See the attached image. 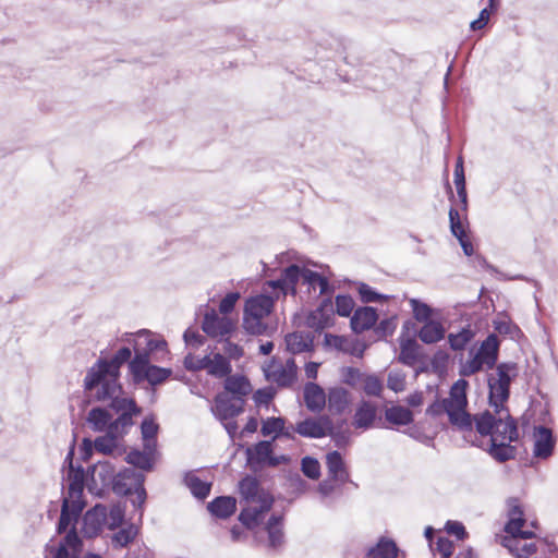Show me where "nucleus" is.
<instances>
[{"mask_svg": "<svg viewBox=\"0 0 558 558\" xmlns=\"http://www.w3.org/2000/svg\"><path fill=\"white\" fill-rule=\"evenodd\" d=\"M473 425L482 437H489L486 448L482 442L473 441V446L485 450L498 463L515 459L518 448L512 444L520 440V430L508 408H497L493 412L485 410L474 414Z\"/></svg>", "mask_w": 558, "mask_h": 558, "instance_id": "nucleus-1", "label": "nucleus"}, {"mask_svg": "<svg viewBox=\"0 0 558 558\" xmlns=\"http://www.w3.org/2000/svg\"><path fill=\"white\" fill-rule=\"evenodd\" d=\"M518 376V365L513 362L497 364L496 372L487 375L488 403L493 409L507 408L510 386Z\"/></svg>", "mask_w": 558, "mask_h": 558, "instance_id": "nucleus-2", "label": "nucleus"}, {"mask_svg": "<svg viewBox=\"0 0 558 558\" xmlns=\"http://www.w3.org/2000/svg\"><path fill=\"white\" fill-rule=\"evenodd\" d=\"M97 369V366L92 365L85 375L83 387L85 392L89 393L90 398L97 402H112L116 399H121L123 388L120 384V377L100 369L101 376L94 377L92 374Z\"/></svg>", "mask_w": 558, "mask_h": 558, "instance_id": "nucleus-3", "label": "nucleus"}, {"mask_svg": "<svg viewBox=\"0 0 558 558\" xmlns=\"http://www.w3.org/2000/svg\"><path fill=\"white\" fill-rule=\"evenodd\" d=\"M469 383L460 378L450 388L449 397L445 398L449 407L448 417L452 425L457 426L462 432H473L474 415L466 412L468 397L466 389Z\"/></svg>", "mask_w": 558, "mask_h": 558, "instance_id": "nucleus-4", "label": "nucleus"}, {"mask_svg": "<svg viewBox=\"0 0 558 558\" xmlns=\"http://www.w3.org/2000/svg\"><path fill=\"white\" fill-rule=\"evenodd\" d=\"M145 475L133 468H124L117 473L111 489L116 495L129 496L135 494L132 505L140 511V518L143 515L144 504L147 499V493L144 486Z\"/></svg>", "mask_w": 558, "mask_h": 558, "instance_id": "nucleus-5", "label": "nucleus"}, {"mask_svg": "<svg viewBox=\"0 0 558 558\" xmlns=\"http://www.w3.org/2000/svg\"><path fill=\"white\" fill-rule=\"evenodd\" d=\"M246 465L256 473L265 468H276L279 464H286L290 458L286 454L276 456L274 453L272 440H259L258 442L246 447Z\"/></svg>", "mask_w": 558, "mask_h": 558, "instance_id": "nucleus-6", "label": "nucleus"}, {"mask_svg": "<svg viewBox=\"0 0 558 558\" xmlns=\"http://www.w3.org/2000/svg\"><path fill=\"white\" fill-rule=\"evenodd\" d=\"M129 371L134 384L147 381L150 386L163 384L172 375V369L150 363L146 353L136 354L129 363Z\"/></svg>", "mask_w": 558, "mask_h": 558, "instance_id": "nucleus-7", "label": "nucleus"}, {"mask_svg": "<svg viewBox=\"0 0 558 558\" xmlns=\"http://www.w3.org/2000/svg\"><path fill=\"white\" fill-rule=\"evenodd\" d=\"M109 408L119 414L116 420H112L110 428L116 433H121V436L124 437L134 425L133 417L140 415L142 409L133 398L128 397L113 400L109 403Z\"/></svg>", "mask_w": 558, "mask_h": 558, "instance_id": "nucleus-8", "label": "nucleus"}, {"mask_svg": "<svg viewBox=\"0 0 558 558\" xmlns=\"http://www.w3.org/2000/svg\"><path fill=\"white\" fill-rule=\"evenodd\" d=\"M245 400L234 398L227 392H219L214 399L211 413L220 421L232 420L244 411Z\"/></svg>", "mask_w": 558, "mask_h": 558, "instance_id": "nucleus-9", "label": "nucleus"}, {"mask_svg": "<svg viewBox=\"0 0 558 558\" xmlns=\"http://www.w3.org/2000/svg\"><path fill=\"white\" fill-rule=\"evenodd\" d=\"M257 504L258 506L243 508L239 514V521L248 530L254 529L262 522L264 513L271 509L274 498L270 494L263 493Z\"/></svg>", "mask_w": 558, "mask_h": 558, "instance_id": "nucleus-10", "label": "nucleus"}, {"mask_svg": "<svg viewBox=\"0 0 558 558\" xmlns=\"http://www.w3.org/2000/svg\"><path fill=\"white\" fill-rule=\"evenodd\" d=\"M234 328L235 325L231 318L220 317L215 310L207 312L202 322V330L210 338L228 336Z\"/></svg>", "mask_w": 558, "mask_h": 558, "instance_id": "nucleus-11", "label": "nucleus"}, {"mask_svg": "<svg viewBox=\"0 0 558 558\" xmlns=\"http://www.w3.org/2000/svg\"><path fill=\"white\" fill-rule=\"evenodd\" d=\"M303 267L291 264L286 267L278 279L270 280L268 284L272 289H278L283 295H295L298 293L296 286L302 280Z\"/></svg>", "mask_w": 558, "mask_h": 558, "instance_id": "nucleus-12", "label": "nucleus"}, {"mask_svg": "<svg viewBox=\"0 0 558 558\" xmlns=\"http://www.w3.org/2000/svg\"><path fill=\"white\" fill-rule=\"evenodd\" d=\"M132 356V351L129 347L120 348L114 355L108 360L99 357L93 365L97 366V369L93 372V376L99 378L101 376V371H106L107 373L113 374L114 376L120 377L121 372L120 368L126 362L130 363Z\"/></svg>", "mask_w": 558, "mask_h": 558, "instance_id": "nucleus-13", "label": "nucleus"}, {"mask_svg": "<svg viewBox=\"0 0 558 558\" xmlns=\"http://www.w3.org/2000/svg\"><path fill=\"white\" fill-rule=\"evenodd\" d=\"M158 448L143 449L132 448L125 456L124 460L128 464L140 470L138 472H151L158 458Z\"/></svg>", "mask_w": 558, "mask_h": 558, "instance_id": "nucleus-14", "label": "nucleus"}, {"mask_svg": "<svg viewBox=\"0 0 558 558\" xmlns=\"http://www.w3.org/2000/svg\"><path fill=\"white\" fill-rule=\"evenodd\" d=\"M330 425V418L326 415L318 418L306 417L295 424L293 430L305 438H323L327 436V426Z\"/></svg>", "mask_w": 558, "mask_h": 558, "instance_id": "nucleus-15", "label": "nucleus"}, {"mask_svg": "<svg viewBox=\"0 0 558 558\" xmlns=\"http://www.w3.org/2000/svg\"><path fill=\"white\" fill-rule=\"evenodd\" d=\"M315 336L311 331L298 330L284 336L286 350L292 355L313 352Z\"/></svg>", "mask_w": 558, "mask_h": 558, "instance_id": "nucleus-16", "label": "nucleus"}, {"mask_svg": "<svg viewBox=\"0 0 558 558\" xmlns=\"http://www.w3.org/2000/svg\"><path fill=\"white\" fill-rule=\"evenodd\" d=\"M84 507V500L64 498L62 500L61 513L57 524V532L59 534L66 532L70 524L78 520Z\"/></svg>", "mask_w": 558, "mask_h": 558, "instance_id": "nucleus-17", "label": "nucleus"}, {"mask_svg": "<svg viewBox=\"0 0 558 558\" xmlns=\"http://www.w3.org/2000/svg\"><path fill=\"white\" fill-rule=\"evenodd\" d=\"M535 442L533 454L538 459L549 458L555 449L556 440L553 435V430L546 426H536L534 428Z\"/></svg>", "mask_w": 558, "mask_h": 558, "instance_id": "nucleus-18", "label": "nucleus"}, {"mask_svg": "<svg viewBox=\"0 0 558 558\" xmlns=\"http://www.w3.org/2000/svg\"><path fill=\"white\" fill-rule=\"evenodd\" d=\"M167 342L163 339L153 337V333L146 329H143L136 333L134 341V355L146 353L147 357L150 359V354L157 351H165Z\"/></svg>", "mask_w": 558, "mask_h": 558, "instance_id": "nucleus-19", "label": "nucleus"}, {"mask_svg": "<svg viewBox=\"0 0 558 558\" xmlns=\"http://www.w3.org/2000/svg\"><path fill=\"white\" fill-rule=\"evenodd\" d=\"M274 299L266 294H258L255 296H251L245 301L243 315L256 317V318H265L274 310Z\"/></svg>", "mask_w": 558, "mask_h": 558, "instance_id": "nucleus-20", "label": "nucleus"}, {"mask_svg": "<svg viewBox=\"0 0 558 558\" xmlns=\"http://www.w3.org/2000/svg\"><path fill=\"white\" fill-rule=\"evenodd\" d=\"M377 319L378 315L374 307H359L354 311L353 315L351 316V329L355 333H361L365 330L371 329L376 324Z\"/></svg>", "mask_w": 558, "mask_h": 558, "instance_id": "nucleus-21", "label": "nucleus"}, {"mask_svg": "<svg viewBox=\"0 0 558 558\" xmlns=\"http://www.w3.org/2000/svg\"><path fill=\"white\" fill-rule=\"evenodd\" d=\"M498 353H499L498 337L495 333H490L481 343V345L475 354L477 355V357L481 359L482 362L485 363L486 368L492 369L494 366H497Z\"/></svg>", "mask_w": 558, "mask_h": 558, "instance_id": "nucleus-22", "label": "nucleus"}, {"mask_svg": "<svg viewBox=\"0 0 558 558\" xmlns=\"http://www.w3.org/2000/svg\"><path fill=\"white\" fill-rule=\"evenodd\" d=\"M303 397L306 408L312 412H320L326 405L327 395L324 389L315 383L310 381L305 384Z\"/></svg>", "mask_w": 558, "mask_h": 558, "instance_id": "nucleus-23", "label": "nucleus"}, {"mask_svg": "<svg viewBox=\"0 0 558 558\" xmlns=\"http://www.w3.org/2000/svg\"><path fill=\"white\" fill-rule=\"evenodd\" d=\"M377 417V408L369 401L362 400L356 409L353 416V425L355 428L368 429L374 425Z\"/></svg>", "mask_w": 558, "mask_h": 558, "instance_id": "nucleus-24", "label": "nucleus"}, {"mask_svg": "<svg viewBox=\"0 0 558 558\" xmlns=\"http://www.w3.org/2000/svg\"><path fill=\"white\" fill-rule=\"evenodd\" d=\"M326 466L329 477L339 480V484H345L349 482L350 475L339 451L333 450L326 454Z\"/></svg>", "mask_w": 558, "mask_h": 558, "instance_id": "nucleus-25", "label": "nucleus"}, {"mask_svg": "<svg viewBox=\"0 0 558 558\" xmlns=\"http://www.w3.org/2000/svg\"><path fill=\"white\" fill-rule=\"evenodd\" d=\"M116 475L114 466L109 461H98L90 471L92 482L104 488L111 487Z\"/></svg>", "mask_w": 558, "mask_h": 558, "instance_id": "nucleus-26", "label": "nucleus"}, {"mask_svg": "<svg viewBox=\"0 0 558 558\" xmlns=\"http://www.w3.org/2000/svg\"><path fill=\"white\" fill-rule=\"evenodd\" d=\"M282 522V515L272 514L265 525L268 535V547L271 550H278L284 543Z\"/></svg>", "mask_w": 558, "mask_h": 558, "instance_id": "nucleus-27", "label": "nucleus"}, {"mask_svg": "<svg viewBox=\"0 0 558 558\" xmlns=\"http://www.w3.org/2000/svg\"><path fill=\"white\" fill-rule=\"evenodd\" d=\"M68 497L73 500H83V492L85 487V470L83 466L77 465L76 469L68 471Z\"/></svg>", "mask_w": 558, "mask_h": 558, "instance_id": "nucleus-28", "label": "nucleus"}, {"mask_svg": "<svg viewBox=\"0 0 558 558\" xmlns=\"http://www.w3.org/2000/svg\"><path fill=\"white\" fill-rule=\"evenodd\" d=\"M208 511L218 519H227L236 510V500L231 496H219L207 505Z\"/></svg>", "mask_w": 558, "mask_h": 558, "instance_id": "nucleus-29", "label": "nucleus"}, {"mask_svg": "<svg viewBox=\"0 0 558 558\" xmlns=\"http://www.w3.org/2000/svg\"><path fill=\"white\" fill-rule=\"evenodd\" d=\"M225 391L234 398L245 400V397L252 391L250 380L242 375H228L225 380Z\"/></svg>", "mask_w": 558, "mask_h": 558, "instance_id": "nucleus-30", "label": "nucleus"}, {"mask_svg": "<svg viewBox=\"0 0 558 558\" xmlns=\"http://www.w3.org/2000/svg\"><path fill=\"white\" fill-rule=\"evenodd\" d=\"M329 410L335 414H342L350 403V392L343 387H331L327 399Z\"/></svg>", "mask_w": 558, "mask_h": 558, "instance_id": "nucleus-31", "label": "nucleus"}, {"mask_svg": "<svg viewBox=\"0 0 558 558\" xmlns=\"http://www.w3.org/2000/svg\"><path fill=\"white\" fill-rule=\"evenodd\" d=\"M421 345L414 338H400V354L398 361L407 366H414L420 360Z\"/></svg>", "mask_w": 558, "mask_h": 558, "instance_id": "nucleus-32", "label": "nucleus"}, {"mask_svg": "<svg viewBox=\"0 0 558 558\" xmlns=\"http://www.w3.org/2000/svg\"><path fill=\"white\" fill-rule=\"evenodd\" d=\"M446 329L438 320L425 322L417 332V337L425 344L439 342L445 338Z\"/></svg>", "mask_w": 558, "mask_h": 558, "instance_id": "nucleus-33", "label": "nucleus"}, {"mask_svg": "<svg viewBox=\"0 0 558 558\" xmlns=\"http://www.w3.org/2000/svg\"><path fill=\"white\" fill-rule=\"evenodd\" d=\"M86 421L94 432H107L111 427L112 415L107 409L96 407L88 412Z\"/></svg>", "mask_w": 558, "mask_h": 558, "instance_id": "nucleus-34", "label": "nucleus"}, {"mask_svg": "<svg viewBox=\"0 0 558 558\" xmlns=\"http://www.w3.org/2000/svg\"><path fill=\"white\" fill-rule=\"evenodd\" d=\"M399 548L391 538L380 537L377 544L367 550L369 558H398Z\"/></svg>", "mask_w": 558, "mask_h": 558, "instance_id": "nucleus-35", "label": "nucleus"}, {"mask_svg": "<svg viewBox=\"0 0 558 558\" xmlns=\"http://www.w3.org/2000/svg\"><path fill=\"white\" fill-rule=\"evenodd\" d=\"M385 418L387 422L398 426H407L413 423L414 415L411 410L402 405H392L385 410Z\"/></svg>", "mask_w": 558, "mask_h": 558, "instance_id": "nucleus-36", "label": "nucleus"}, {"mask_svg": "<svg viewBox=\"0 0 558 558\" xmlns=\"http://www.w3.org/2000/svg\"><path fill=\"white\" fill-rule=\"evenodd\" d=\"M242 498L246 502H258L264 490L260 489L258 481L253 476H245L239 483Z\"/></svg>", "mask_w": 558, "mask_h": 558, "instance_id": "nucleus-37", "label": "nucleus"}, {"mask_svg": "<svg viewBox=\"0 0 558 558\" xmlns=\"http://www.w3.org/2000/svg\"><path fill=\"white\" fill-rule=\"evenodd\" d=\"M159 432V425L156 423L153 416H145L141 423V434L143 446L147 449L157 448V435Z\"/></svg>", "mask_w": 558, "mask_h": 558, "instance_id": "nucleus-38", "label": "nucleus"}, {"mask_svg": "<svg viewBox=\"0 0 558 558\" xmlns=\"http://www.w3.org/2000/svg\"><path fill=\"white\" fill-rule=\"evenodd\" d=\"M184 484L190 488L192 495L197 499H205L211 489V484L202 481L193 472H186L183 477Z\"/></svg>", "mask_w": 558, "mask_h": 558, "instance_id": "nucleus-39", "label": "nucleus"}, {"mask_svg": "<svg viewBox=\"0 0 558 558\" xmlns=\"http://www.w3.org/2000/svg\"><path fill=\"white\" fill-rule=\"evenodd\" d=\"M119 438H122L121 433H116L109 428L105 435L95 438V450L99 453L111 454L118 447Z\"/></svg>", "mask_w": 558, "mask_h": 558, "instance_id": "nucleus-40", "label": "nucleus"}, {"mask_svg": "<svg viewBox=\"0 0 558 558\" xmlns=\"http://www.w3.org/2000/svg\"><path fill=\"white\" fill-rule=\"evenodd\" d=\"M232 366L229 360L221 353H215L210 356V363L207 368V373L214 377L222 378L230 375Z\"/></svg>", "mask_w": 558, "mask_h": 558, "instance_id": "nucleus-41", "label": "nucleus"}, {"mask_svg": "<svg viewBox=\"0 0 558 558\" xmlns=\"http://www.w3.org/2000/svg\"><path fill=\"white\" fill-rule=\"evenodd\" d=\"M474 331L470 326L463 327L459 332H450L448 335V342L453 351L463 350L469 342L474 338Z\"/></svg>", "mask_w": 558, "mask_h": 558, "instance_id": "nucleus-42", "label": "nucleus"}, {"mask_svg": "<svg viewBox=\"0 0 558 558\" xmlns=\"http://www.w3.org/2000/svg\"><path fill=\"white\" fill-rule=\"evenodd\" d=\"M409 303L413 312V317L417 322L424 324L425 322L434 320L433 316L436 311L427 303H424L418 299H410Z\"/></svg>", "mask_w": 558, "mask_h": 558, "instance_id": "nucleus-43", "label": "nucleus"}, {"mask_svg": "<svg viewBox=\"0 0 558 558\" xmlns=\"http://www.w3.org/2000/svg\"><path fill=\"white\" fill-rule=\"evenodd\" d=\"M330 325V315L323 311V308H316L311 312L306 317V326L319 332Z\"/></svg>", "mask_w": 558, "mask_h": 558, "instance_id": "nucleus-44", "label": "nucleus"}, {"mask_svg": "<svg viewBox=\"0 0 558 558\" xmlns=\"http://www.w3.org/2000/svg\"><path fill=\"white\" fill-rule=\"evenodd\" d=\"M283 428V417L271 416L267 417L262 422L260 433L263 436H269L274 434L272 442L280 437V430Z\"/></svg>", "mask_w": 558, "mask_h": 558, "instance_id": "nucleus-45", "label": "nucleus"}, {"mask_svg": "<svg viewBox=\"0 0 558 558\" xmlns=\"http://www.w3.org/2000/svg\"><path fill=\"white\" fill-rule=\"evenodd\" d=\"M242 326L244 330L252 336L267 335L268 331V325L263 322V318L243 315Z\"/></svg>", "mask_w": 558, "mask_h": 558, "instance_id": "nucleus-46", "label": "nucleus"}, {"mask_svg": "<svg viewBox=\"0 0 558 558\" xmlns=\"http://www.w3.org/2000/svg\"><path fill=\"white\" fill-rule=\"evenodd\" d=\"M138 533V529L135 524L130 523L124 527H121L114 535L112 541L121 547L128 546L132 543Z\"/></svg>", "mask_w": 558, "mask_h": 558, "instance_id": "nucleus-47", "label": "nucleus"}, {"mask_svg": "<svg viewBox=\"0 0 558 558\" xmlns=\"http://www.w3.org/2000/svg\"><path fill=\"white\" fill-rule=\"evenodd\" d=\"M301 471L310 480H318L320 476V464L316 458L306 456L301 460Z\"/></svg>", "mask_w": 558, "mask_h": 558, "instance_id": "nucleus-48", "label": "nucleus"}, {"mask_svg": "<svg viewBox=\"0 0 558 558\" xmlns=\"http://www.w3.org/2000/svg\"><path fill=\"white\" fill-rule=\"evenodd\" d=\"M341 380L343 384L355 388L359 383H361L365 375L355 367L352 366H344L340 371Z\"/></svg>", "mask_w": 558, "mask_h": 558, "instance_id": "nucleus-49", "label": "nucleus"}, {"mask_svg": "<svg viewBox=\"0 0 558 558\" xmlns=\"http://www.w3.org/2000/svg\"><path fill=\"white\" fill-rule=\"evenodd\" d=\"M336 313L341 317H349L354 310V300L349 294H338L335 300Z\"/></svg>", "mask_w": 558, "mask_h": 558, "instance_id": "nucleus-50", "label": "nucleus"}, {"mask_svg": "<svg viewBox=\"0 0 558 558\" xmlns=\"http://www.w3.org/2000/svg\"><path fill=\"white\" fill-rule=\"evenodd\" d=\"M357 292L361 301L364 303L379 302L388 299V295L378 293L371 286L364 282L359 283Z\"/></svg>", "mask_w": 558, "mask_h": 558, "instance_id": "nucleus-51", "label": "nucleus"}, {"mask_svg": "<svg viewBox=\"0 0 558 558\" xmlns=\"http://www.w3.org/2000/svg\"><path fill=\"white\" fill-rule=\"evenodd\" d=\"M210 363V355L207 354L203 357H197L192 353H189L183 361V365L187 371L196 372L208 368Z\"/></svg>", "mask_w": 558, "mask_h": 558, "instance_id": "nucleus-52", "label": "nucleus"}, {"mask_svg": "<svg viewBox=\"0 0 558 558\" xmlns=\"http://www.w3.org/2000/svg\"><path fill=\"white\" fill-rule=\"evenodd\" d=\"M269 378L280 387H289L295 379L291 368H283L282 366L274 369Z\"/></svg>", "mask_w": 558, "mask_h": 558, "instance_id": "nucleus-53", "label": "nucleus"}, {"mask_svg": "<svg viewBox=\"0 0 558 558\" xmlns=\"http://www.w3.org/2000/svg\"><path fill=\"white\" fill-rule=\"evenodd\" d=\"M363 385V391L367 396L380 397L384 385L383 381L376 375H365Z\"/></svg>", "mask_w": 558, "mask_h": 558, "instance_id": "nucleus-54", "label": "nucleus"}, {"mask_svg": "<svg viewBox=\"0 0 558 558\" xmlns=\"http://www.w3.org/2000/svg\"><path fill=\"white\" fill-rule=\"evenodd\" d=\"M449 223H450V231L454 238L464 236L465 230L459 214V210L454 207H451L449 209Z\"/></svg>", "mask_w": 558, "mask_h": 558, "instance_id": "nucleus-55", "label": "nucleus"}, {"mask_svg": "<svg viewBox=\"0 0 558 558\" xmlns=\"http://www.w3.org/2000/svg\"><path fill=\"white\" fill-rule=\"evenodd\" d=\"M107 510L105 506L96 505L92 510H88L85 514L86 523H95L96 527L99 529L101 523L105 521Z\"/></svg>", "mask_w": 558, "mask_h": 558, "instance_id": "nucleus-56", "label": "nucleus"}, {"mask_svg": "<svg viewBox=\"0 0 558 558\" xmlns=\"http://www.w3.org/2000/svg\"><path fill=\"white\" fill-rule=\"evenodd\" d=\"M240 296L239 292L227 293L219 303V312L225 316L230 314L234 310Z\"/></svg>", "mask_w": 558, "mask_h": 558, "instance_id": "nucleus-57", "label": "nucleus"}, {"mask_svg": "<svg viewBox=\"0 0 558 558\" xmlns=\"http://www.w3.org/2000/svg\"><path fill=\"white\" fill-rule=\"evenodd\" d=\"M387 387L395 392L403 391L405 388L404 375L401 372H390L387 378Z\"/></svg>", "mask_w": 558, "mask_h": 558, "instance_id": "nucleus-58", "label": "nucleus"}, {"mask_svg": "<svg viewBox=\"0 0 558 558\" xmlns=\"http://www.w3.org/2000/svg\"><path fill=\"white\" fill-rule=\"evenodd\" d=\"M327 430L329 432L327 436H330L338 447L345 446L350 440L349 432L336 429L331 420L330 425L327 426Z\"/></svg>", "mask_w": 558, "mask_h": 558, "instance_id": "nucleus-59", "label": "nucleus"}, {"mask_svg": "<svg viewBox=\"0 0 558 558\" xmlns=\"http://www.w3.org/2000/svg\"><path fill=\"white\" fill-rule=\"evenodd\" d=\"M485 363L481 361L475 354L470 361H468L461 368L460 374L462 376H471L483 369Z\"/></svg>", "mask_w": 558, "mask_h": 558, "instance_id": "nucleus-60", "label": "nucleus"}, {"mask_svg": "<svg viewBox=\"0 0 558 558\" xmlns=\"http://www.w3.org/2000/svg\"><path fill=\"white\" fill-rule=\"evenodd\" d=\"M61 545H65V548H72L74 551H77L82 547V539L80 538L76 529L72 527L65 534L63 541L60 543Z\"/></svg>", "mask_w": 558, "mask_h": 558, "instance_id": "nucleus-61", "label": "nucleus"}, {"mask_svg": "<svg viewBox=\"0 0 558 558\" xmlns=\"http://www.w3.org/2000/svg\"><path fill=\"white\" fill-rule=\"evenodd\" d=\"M223 342V352L229 359L239 360L243 356L244 350L241 345L233 343L228 338L221 340Z\"/></svg>", "mask_w": 558, "mask_h": 558, "instance_id": "nucleus-62", "label": "nucleus"}, {"mask_svg": "<svg viewBox=\"0 0 558 558\" xmlns=\"http://www.w3.org/2000/svg\"><path fill=\"white\" fill-rule=\"evenodd\" d=\"M341 485L342 484H339V480L331 478L328 476L326 480L322 481L318 484L317 489L323 497H328L336 490L337 487Z\"/></svg>", "mask_w": 558, "mask_h": 558, "instance_id": "nucleus-63", "label": "nucleus"}, {"mask_svg": "<svg viewBox=\"0 0 558 558\" xmlns=\"http://www.w3.org/2000/svg\"><path fill=\"white\" fill-rule=\"evenodd\" d=\"M445 527L447 533L454 535L459 541H463L468 536V532L461 522L449 520Z\"/></svg>", "mask_w": 558, "mask_h": 558, "instance_id": "nucleus-64", "label": "nucleus"}]
</instances>
